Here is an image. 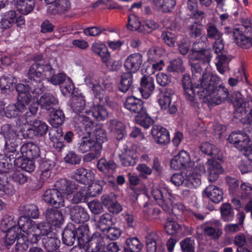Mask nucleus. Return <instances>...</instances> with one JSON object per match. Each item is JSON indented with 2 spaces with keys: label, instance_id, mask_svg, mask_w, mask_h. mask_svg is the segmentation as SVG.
<instances>
[{
  "label": "nucleus",
  "instance_id": "50",
  "mask_svg": "<svg viewBox=\"0 0 252 252\" xmlns=\"http://www.w3.org/2000/svg\"><path fill=\"white\" fill-rule=\"evenodd\" d=\"M199 62L198 63H191V70L192 74V78L193 80L197 79V78L199 77V79L201 78L202 75H201V72L202 70L201 65H207L206 67L209 68V70L211 72H212L210 70V66H209V63H204L203 61L201 60H198ZM207 69L206 68L205 70Z\"/></svg>",
  "mask_w": 252,
  "mask_h": 252
},
{
  "label": "nucleus",
  "instance_id": "28",
  "mask_svg": "<svg viewBox=\"0 0 252 252\" xmlns=\"http://www.w3.org/2000/svg\"><path fill=\"white\" fill-rule=\"evenodd\" d=\"M125 107L130 112L138 114L143 111L142 101L134 96L128 97L124 102Z\"/></svg>",
  "mask_w": 252,
  "mask_h": 252
},
{
  "label": "nucleus",
  "instance_id": "49",
  "mask_svg": "<svg viewBox=\"0 0 252 252\" xmlns=\"http://www.w3.org/2000/svg\"><path fill=\"white\" fill-rule=\"evenodd\" d=\"M98 169L101 172L107 173L113 172L116 168V164L112 160H107L105 158L100 159L97 164Z\"/></svg>",
  "mask_w": 252,
  "mask_h": 252
},
{
  "label": "nucleus",
  "instance_id": "60",
  "mask_svg": "<svg viewBox=\"0 0 252 252\" xmlns=\"http://www.w3.org/2000/svg\"><path fill=\"white\" fill-rule=\"evenodd\" d=\"M228 59L225 55L218 54L216 64L220 73L223 74L228 69Z\"/></svg>",
  "mask_w": 252,
  "mask_h": 252
},
{
  "label": "nucleus",
  "instance_id": "35",
  "mask_svg": "<svg viewBox=\"0 0 252 252\" xmlns=\"http://www.w3.org/2000/svg\"><path fill=\"white\" fill-rule=\"evenodd\" d=\"M26 232L22 231V234L17 239L15 246V252H25L31 244L36 242H32L30 237V232L27 234Z\"/></svg>",
  "mask_w": 252,
  "mask_h": 252
},
{
  "label": "nucleus",
  "instance_id": "59",
  "mask_svg": "<svg viewBox=\"0 0 252 252\" xmlns=\"http://www.w3.org/2000/svg\"><path fill=\"white\" fill-rule=\"evenodd\" d=\"M136 122L146 128H148L152 124V120L150 117L147 116L143 111L140 113H138L135 117Z\"/></svg>",
  "mask_w": 252,
  "mask_h": 252
},
{
  "label": "nucleus",
  "instance_id": "52",
  "mask_svg": "<svg viewBox=\"0 0 252 252\" xmlns=\"http://www.w3.org/2000/svg\"><path fill=\"white\" fill-rule=\"evenodd\" d=\"M64 118V114L62 110H56L51 114L50 124L53 127H57L63 123Z\"/></svg>",
  "mask_w": 252,
  "mask_h": 252
},
{
  "label": "nucleus",
  "instance_id": "53",
  "mask_svg": "<svg viewBox=\"0 0 252 252\" xmlns=\"http://www.w3.org/2000/svg\"><path fill=\"white\" fill-rule=\"evenodd\" d=\"M164 228L167 234L173 235L180 231L181 227L176 221L168 219L164 225Z\"/></svg>",
  "mask_w": 252,
  "mask_h": 252
},
{
  "label": "nucleus",
  "instance_id": "47",
  "mask_svg": "<svg viewBox=\"0 0 252 252\" xmlns=\"http://www.w3.org/2000/svg\"><path fill=\"white\" fill-rule=\"evenodd\" d=\"M21 212L27 217L36 219L39 216V211L36 205L34 204H27L21 207Z\"/></svg>",
  "mask_w": 252,
  "mask_h": 252
},
{
  "label": "nucleus",
  "instance_id": "38",
  "mask_svg": "<svg viewBox=\"0 0 252 252\" xmlns=\"http://www.w3.org/2000/svg\"><path fill=\"white\" fill-rule=\"evenodd\" d=\"M15 159V163L19 164V166L27 172H31L34 170V163L32 158L21 157V156H17L16 155L13 157V159Z\"/></svg>",
  "mask_w": 252,
  "mask_h": 252
},
{
  "label": "nucleus",
  "instance_id": "10",
  "mask_svg": "<svg viewBox=\"0 0 252 252\" xmlns=\"http://www.w3.org/2000/svg\"><path fill=\"white\" fill-rule=\"evenodd\" d=\"M200 166L202 167L204 172L200 173L199 179L201 180V176L202 174H205L209 182H214L219 177V175L222 172V169L220 164L213 159H209L205 165L200 159H198L194 168Z\"/></svg>",
  "mask_w": 252,
  "mask_h": 252
},
{
  "label": "nucleus",
  "instance_id": "39",
  "mask_svg": "<svg viewBox=\"0 0 252 252\" xmlns=\"http://www.w3.org/2000/svg\"><path fill=\"white\" fill-rule=\"evenodd\" d=\"M91 49L94 53L101 57L103 62L106 63L110 58L107 48L105 44L100 42H95L92 44Z\"/></svg>",
  "mask_w": 252,
  "mask_h": 252
},
{
  "label": "nucleus",
  "instance_id": "37",
  "mask_svg": "<svg viewBox=\"0 0 252 252\" xmlns=\"http://www.w3.org/2000/svg\"><path fill=\"white\" fill-rule=\"evenodd\" d=\"M85 113L90 118L92 116L98 121H103L108 117L106 109L101 105H95L93 107L91 111H86Z\"/></svg>",
  "mask_w": 252,
  "mask_h": 252
},
{
  "label": "nucleus",
  "instance_id": "14",
  "mask_svg": "<svg viewBox=\"0 0 252 252\" xmlns=\"http://www.w3.org/2000/svg\"><path fill=\"white\" fill-rule=\"evenodd\" d=\"M26 109V105L18 101L14 104H10L6 106V111H4V102L0 101V116H5L10 118L20 116Z\"/></svg>",
  "mask_w": 252,
  "mask_h": 252
},
{
  "label": "nucleus",
  "instance_id": "44",
  "mask_svg": "<svg viewBox=\"0 0 252 252\" xmlns=\"http://www.w3.org/2000/svg\"><path fill=\"white\" fill-rule=\"evenodd\" d=\"M109 127L111 131L115 132L117 138L120 140H122L125 135V126L121 122L116 120H113L110 121Z\"/></svg>",
  "mask_w": 252,
  "mask_h": 252
},
{
  "label": "nucleus",
  "instance_id": "17",
  "mask_svg": "<svg viewBox=\"0 0 252 252\" xmlns=\"http://www.w3.org/2000/svg\"><path fill=\"white\" fill-rule=\"evenodd\" d=\"M206 43L202 40L195 42L193 45V53L191 58L195 60H201L203 62L209 63L211 60L210 51L205 49Z\"/></svg>",
  "mask_w": 252,
  "mask_h": 252
},
{
  "label": "nucleus",
  "instance_id": "26",
  "mask_svg": "<svg viewBox=\"0 0 252 252\" xmlns=\"http://www.w3.org/2000/svg\"><path fill=\"white\" fill-rule=\"evenodd\" d=\"M20 151L23 158L34 159L39 156V147L32 142L24 144L20 149Z\"/></svg>",
  "mask_w": 252,
  "mask_h": 252
},
{
  "label": "nucleus",
  "instance_id": "29",
  "mask_svg": "<svg viewBox=\"0 0 252 252\" xmlns=\"http://www.w3.org/2000/svg\"><path fill=\"white\" fill-rule=\"evenodd\" d=\"M137 155L133 150L125 149L119 155V158L124 166L134 165L137 162Z\"/></svg>",
  "mask_w": 252,
  "mask_h": 252
},
{
  "label": "nucleus",
  "instance_id": "55",
  "mask_svg": "<svg viewBox=\"0 0 252 252\" xmlns=\"http://www.w3.org/2000/svg\"><path fill=\"white\" fill-rule=\"evenodd\" d=\"M159 236L156 232H152L146 237V245L148 252H156L157 250V241Z\"/></svg>",
  "mask_w": 252,
  "mask_h": 252
},
{
  "label": "nucleus",
  "instance_id": "7",
  "mask_svg": "<svg viewBox=\"0 0 252 252\" xmlns=\"http://www.w3.org/2000/svg\"><path fill=\"white\" fill-rule=\"evenodd\" d=\"M78 150L79 152L85 153L89 152L84 158L86 162H90L98 158L101 154V147L90 136H83L78 143Z\"/></svg>",
  "mask_w": 252,
  "mask_h": 252
},
{
  "label": "nucleus",
  "instance_id": "3",
  "mask_svg": "<svg viewBox=\"0 0 252 252\" xmlns=\"http://www.w3.org/2000/svg\"><path fill=\"white\" fill-rule=\"evenodd\" d=\"M71 107L75 113L78 114L74 120L76 130L81 135H90L94 128V123L85 113L88 110L86 108L84 96L80 95L73 97Z\"/></svg>",
  "mask_w": 252,
  "mask_h": 252
},
{
  "label": "nucleus",
  "instance_id": "58",
  "mask_svg": "<svg viewBox=\"0 0 252 252\" xmlns=\"http://www.w3.org/2000/svg\"><path fill=\"white\" fill-rule=\"evenodd\" d=\"M214 224L217 227L214 228L212 226H206L204 228V231L205 234L214 238L218 239L222 234L221 231L219 228L220 222L219 221H215Z\"/></svg>",
  "mask_w": 252,
  "mask_h": 252
},
{
  "label": "nucleus",
  "instance_id": "62",
  "mask_svg": "<svg viewBox=\"0 0 252 252\" xmlns=\"http://www.w3.org/2000/svg\"><path fill=\"white\" fill-rule=\"evenodd\" d=\"M63 242L67 246H72L75 241L76 235L75 231L70 229H65L63 233Z\"/></svg>",
  "mask_w": 252,
  "mask_h": 252
},
{
  "label": "nucleus",
  "instance_id": "42",
  "mask_svg": "<svg viewBox=\"0 0 252 252\" xmlns=\"http://www.w3.org/2000/svg\"><path fill=\"white\" fill-rule=\"evenodd\" d=\"M133 83V77L131 72L124 73L121 76V79L119 85V90L123 93H126L131 87Z\"/></svg>",
  "mask_w": 252,
  "mask_h": 252
},
{
  "label": "nucleus",
  "instance_id": "45",
  "mask_svg": "<svg viewBox=\"0 0 252 252\" xmlns=\"http://www.w3.org/2000/svg\"><path fill=\"white\" fill-rule=\"evenodd\" d=\"M28 105H29V111L26 112L25 114L24 115L25 120V122L24 123L31 124L32 122H34L33 120L38 108V103L33 100Z\"/></svg>",
  "mask_w": 252,
  "mask_h": 252
},
{
  "label": "nucleus",
  "instance_id": "40",
  "mask_svg": "<svg viewBox=\"0 0 252 252\" xmlns=\"http://www.w3.org/2000/svg\"><path fill=\"white\" fill-rule=\"evenodd\" d=\"M45 248L49 252H53L59 247L60 241L56 237L55 234L52 233L43 239Z\"/></svg>",
  "mask_w": 252,
  "mask_h": 252
},
{
  "label": "nucleus",
  "instance_id": "61",
  "mask_svg": "<svg viewBox=\"0 0 252 252\" xmlns=\"http://www.w3.org/2000/svg\"><path fill=\"white\" fill-rule=\"evenodd\" d=\"M142 25L139 18L134 14H131L128 18V24L127 28L128 30L132 31H138L140 32V30Z\"/></svg>",
  "mask_w": 252,
  "mask_h": 252
},
{
  "label": "nucleus",
  "instance_id": "54",
  "mask_svg": "<svg viewBox=\"0 0 252 252\" xmlns=\"http://www.w3.org/2000/svg\"><path fill=\"white\" fill-rule=\"evenodd\" d=\"M92 138L95 140L96 144L99 145L101 151L102 149V144L107 139L105 130L100 127L95 128L93 132Z\"/></svg>",
  "mask_w": 252,
  "mask_h": 252
},
{
  "label": "nucleus",
  "instance_id": "23",
  "mask_svg": "<svg viewBox=\"0 0 252 252\" xmlns=\"http://www.w3.org/2000/svg\"><path fill=\"white\" fill-rule=\"evenodd\" d=\"M70 218L75 223H84L89 220L90 216L85 209L80 206L75 205L70 210Z\"/></svg>",
  "mask_w": 252,
  "mask_h": 252
},
{
  "label": "nucleus",
  "instance_id": "41",
  "mask_svg": "<svg viewBox=\"0 0 252 252\" xmlns=\"http://www.w3.org/2000/svg\"><path fill=\"white\" fill-rule=\"evenodd\" d=\"M22 230L19 225V226H13L9 228L6 231L5 235L4 241L5 245L9 246L13 244L16 238H18V234L20 233V235H22Z\"/></svg>",
  "mask_w": 252,
  "mask_h": 252
},
{
  "label": "nucleus",
  "instance_id": "16",
  "mask_svg": "<svg viewBox=\"0 0 252 252\" xmlns=\"http://www.w3.org/2000/svg\"><path fill=\"white\" fill-rule=\"evenodd\" d=\"M92 91L96 97L101 100L105 92H110L113 89L112 80L107 77L99 78L97 81L93 83Z\"/></svg>",
  "mask_w": 252,
  "mask_h": 252
},
{
  "label": "nucleus",
  "instance_id": "12",
  "mask_svg": "<svg viewBox=\"0 0 252 252\" xmlns=\"http://www.w3.org/2000/svg\"><path fill=\"white\" fill-rule=\"evenodd\" d=\"M49 189L45 191L42 195V199L47 203L54 206L56 208H59L64 206V199L61 192L63 191L58 189Z\"/></svg>",
  "mask_w": 252,
  "mask_h": 252
},
{
  "label": "nucleus",
  "instance_id": "20",
  "mask_svg": "<svg viewBox=\"0 0 252 252\" xmlns=\"http://www.w3.org/2000/svg\"><path fill=\"white\" fill-rule=\"evenodd\" d=\"M151 134L156 142L160 145H166L170 142L169 133L164 127L155 125L151 129Z\"/></svg>",
  "mask_w": 252,
  "mask_h": 252
},
{
  "label": "nucleus",
  "instance_id": "57",
  "mask_svg": "<svg viewBox=\"0 0 252 252\" xmlns=\"http://www.w3.org/2000/svg\"><path fill=\"white\" fill-rule=\"evenodd\" d=\"M11 155L7 156L3 154H0V174L3 175V173H7L12 166L10 163Z\"/></svg>",
  "mask_w": 252,
  "mask_h": 252
},
{
  "label": "nucleus",
  "instance_id": "6",
  "mask_svg": "<svg viewBox=\"0 0 252 252\" xmlns=\"http://www.w3.org/2000/svg\"><path fill=\"white\" fill-rule=\"evenodd\" d=\"M203 172L202 167L200 166L193 168L192 172L187 175L176 173L171 177V182L176 186H184L188 188L197 187L201 184L199 175Z\"/></svg>",
  "mask_w": 252,
  "mask_h": 252
},
{
  "label": "nucleus",
  "instance_id": "15",
  "mask_svg": "<svg viewBox=\"0 0 252 252\" xmlns=\"http://www.w3.org/2000/svg\"><path fill=\"white\" fill-rule=\"evenodd\" d=\"M84 249L86 252H106L102 236L98 233H94L84 246Z\"/></svg>",
  "mask_w": 252,
  "mask_h": 252
},
{
  "label": "nucleus",
  "instance_id": "51",
  "mask_svg": "<svg viewBox=\"0 0 252 252\" xmlns=\"http://www.w3.org/2000/svg\"><path fill=\"white\" fill-rule=\"evenodd\" d=\"M32 129L37 136H43L48 131V126L43 122L39 120L34 121L32 123Z\"/></svg>",
  "mask_w": 252,
  "mask_h": 252
},
{
  "label": "nucleus",
  "instance_id": "43",
  "mask_svg": "<svg viewBox=\"0 0 252 252\" xmlns=\"http://www.w3.org/2000/svg\"><path fill=\"white\" fill-rule=\"evenodd\" d=\"M0 192L9 196L13 195L15 192L14 186L8 182L5 175L0 174Z\"/></svg>",
  "mask_w": 252,
  "mask_h": 252
},
{
  "label": "nucleus",
  "instance_id": "18",
  "mask_svg": "<svg viewBox=\"0 0 252 252\" xmlns=\"http://www.w3.org/2000/svg\"><path fill=\"white\" fill-rule=\"evenodd\" d=\"M171 167L175 170L180 169L183 167H192L193 163L190 162L189 154L183 150L176 156L171 161Z\"/></svg>",
  "mask_w": 252,
  "mask_h": 252
},
{
  "label": "nucleus",
  "instance_id": "32",
  "mask_svg": "<svg viewBox=\"0 0 252 252\" xmlns=\"http://www.w3.org/2000/svg\"><path fill=\"white\" fill-rule=\"evenodd\" d=\"M32 100L36 101L38 103V105H40L42 108L47 110H50L53 108L58 103L57 98L50 94H44L38 101L34 98H33Z\"/></svg>",
  "mask_w": 252,
  "mask_h": 252
},
{
  "label": "nucleus",
  "instance_id": "36",
  "mask_svg": "<svg viewBox=\"0 0 252 252\" xmlns=\"http://www.w3.org/2000/svg\"><path fill=\"white\" fill-rule=\"evenodd\" d=\"M45 216L49 223L54 225H59L63 221L62 213L56 209H47L46 211Z\"/></svg>",
  "mask_w": 252,
  "mask_h": 252
},
{
  "label": "nucleus",
  "instance_id": "19",
  "mask_svg": "<svg viewBox=\"0 0 252 252\" xmlns=\"http://www.w3.org/2000/svg\"><path fill=\"white\" fill-rule=\"evenodd\" d=\"M235 43L243 49H249L252 46V38L242 29H234L232 31Z\"/></svg>",
  "mask_w": 252,
  "mask_h": 252
},
{
  "label": "nucleus",
  "instance_id": "13",
  "mask_svg": "<svg viewBox=\"0 0 252 252\" xmlns=\"http://www.w3.org/2000/svg\"><path fill=\"white\" fill-rule=\"evenodd\" d=\"M228 141L235 145L240 151H245L249 148L250 138L246 133L242 131H234L229 136Z\"/></svg>",
  "mask_w": 252,
  "mask_h": 252
},
{
  "label": "nucleus",
  "instance_id": "22",
  "mask_svg": "<svg viewBox=\"0 0 252 252\" xmlns=\"http://www.w3.org/2000/svg\"><path fill=\"white\" fill-rule=\"evenodd\" d=\"M143 63L142 56L139 53H134L126 59L124 66L129 72L134 73L140 67Z\"/></svg>",
  "mask_w": 252,
  "mask_h": 252
},
{
  "label": "nucleus",
  "instance_id": "2",
  "mask_svg": "<svg viewBox=\"0 0 252 252\" xmlns=\"http://www.w3.org/2000/svg\"><path fill=\"white\" fill-rule=\"evenodd\" d=\"M53 70L49 64L40 65L37 63L30 67L27 76L29 79L25 85L19 83L15 86L18 93L17 101L28 105L33 100L30 91L36 94H41L45 89L42 82L53 74Z\"/></svg>",
  "mask_w": 252,
  "mask_h": 252
},
{
  "label": "nucleus",
  "instance_id": "24",
  "mask_svg": "<svg viewBox=\"0 0 252 252\" xmlns=\"http://www.w3.org/2000/svg\"><path fill=\"white\" fill-rule=\"evenodd\" d=\"M232 101L235 107L236 115L238 117L245 115L247 112L246 108L249 107V103L245 101L241 94L238 92H234L232 94Z\"/></svg>",
  "mask_w": 252,
  "mask_h": 252
},
{
  "label": "nucleus",
  "instance_id": "31",
  "mask_svg": "<svg viewBox=\"0 0 252 252\" xmlns=\"http://www.w3.org/2000/svg\"><path fill=\"white\" fill-rule=\"evenodd\" d=\"M204 193L212 202L215 203H218L222 200V190L218 187L210 185L206 188Z\"/></svg>",
  "mask_w": 252,
  "mask_h": 252
},
{
  "label": "nucleus",
  "instance_id": "56",
  "mask_svg": "<svg viewBox=\"0 0 252 252\" xmlns=\"http://www.w3.org/2000/svg\"><path fill=\"white\" fill-rule=\"evenodd\" d=\"M159 27L158 24L152 20H146L141 26L140 32L146 34L151 33Z\"/></svg>",
  "mask_w": 252,
  "mask_h": 252
},
{
  "label": "nucleus",
  "instance_id": "4",
  "mask_svg": "<svg viewBox=\"0 0 252 252\" xmlns=\"http://www.w3.org/2000/svg\"><path fill=\"white\" fill-rule=\"evenodd\" d=\"M18 223L21 229L27 234L30 232V238L32 242H37L40 235L50 236L51 228L48 222H42L38 224H35L30 219L27 217H21Z\"/></svg>",
  "mask_w": 252,
  "mask_h": 252
},
{
  "label": "nucleus",
  "instance_id": "64",
  "mask_svg": "<svg viewBox=\"0 0 252 252\" xmlns=\"http://www.w3.org/2000/svg\"><path fill=\"white\" fill-rule=\"evenodd\" d=\"M17 82L16 78L11 75L7 76H2L0 78V87L1 90H6L10 89L14 84Z\"/></svg>",
  "mask_w": 252,
  "mask_h": 252
},
{
  "label": "nucleus",
  "instance_id": "48",
  "mask_svg": "<svg viewBox=\"0 0 252 252\" xmlns=\"http://www.w3.org/2000/svg\"><path fill=\"white\" fill-rule=\"evenodd\" d=\"M155 4L163 12L171 11L176 4V0H154Z\"/></svg>",
  "mask_w": 252,
  "mask_h": 252
},
{
  "label": "nucleus",
  "instance_id": "27",
  "mask_svg": "<svg viewBox=\"0 0 252 252\" xmlns=\"http://www.w3.org/2000/svg\"><path fill=\"white\" fill-rule=\"evenodd\" d=\"M75 178V181H77L79 185H86L94 179V173L92 171L80 168L76 170Z\"/></svg>",
  "mask_w": 252,
  "mask_h": 252
},
{
  "label": "nucleus",
  "instance_id": "25",
  "mask_svg": "<svg viewBox=\"0 0 252 252\" xmlns=\"http://www.w3.org/2000/svg\"><path fill=\"white\" fill-rule=\"evenodd\" d=\"M70 8V4L68 0H58L50 5L47 9L49 14L57 15L64 14Z\"/></svg>",
  "mask_w": 252,
  "mask_h": 252
},
{
  "label": "nucleus",
  "instance_id": "8",
  "mask_svg": "<svg viewBox=\"0 0 252 252\" xmlns=\"http://www.w3.org/2000/svg\"><path fill=\"white\" fill-rule=\"evenodd\" d=\"M151 192L157 203L163 210L168 212L171 209L172 197L166 188L154 185L152 187Z\"/></svg>",
  "mask_w": 252,
  "mask_h": 252
},
{
  "label": "nucleus",
  "instance_id": "46",
  "mask_svg": "<svg viewBox=\"0 0 252 252\" xmlns=\"http://www.w3.org/2000/svg\"><path fill=\"white\" fill-rule=\"evenodd\" d=\"M142 248V246L137 238H129L126 241L124 252H139Z\"/></svg>",
  "mask_w": 252,
  "mask_h": 252
},
{
  "label": "nucleus",
  "instance_id": "30",
  "mask_svg": "<svg viewBox=\"0 0 252 252\" xmlns=\"http://www.w3.org/2000/svg\"><path fill=\"white\" fill-rule=\"evenodd\" d=\"M200 150L201 152L213 158L218 160L222 159V153L218 148L214 145L209 142H205L200 146Z\"/></svg>",
  "mask_w": 252,
  "mask_h": 252
},
{
  "label": "nucleus",
  "instance_id": "33",
  "mask_svg": "<svg viewBox=\"0 0 252 252\" xmlns=\"http://www.w3.org/2000/svg\"><path fill=\"white\" fill-rule=\"evenodd\" d=\"M13 2L18 11L22 14H28L34 7V0H13Z\"/></svg>",
  "mask_w": 252,
  "mask_h": 252
},
{
  "label": "nucleus",
  "instance_id": "11",
  "mask_svg": "<svg viewBox=\"0 0 252 252\" xmlns=\"http://www.w3.org/2000/svg\"><path fill=\"white\" fill-rule=\"evenodd\" d=\"M174 94V91L171 88H166L158 94L157 100L160 108L167 111L170 114H174L177 111L175 105L171 103L172 96Z\"/></svg>",
  "mask_w": 252,
  "mask_h": 252
},
{
  "label": "nucleus",
  "instance_id": "1",
  "mask_svg": "<svg viewBox=\"0 0 252 252\" xmlns=\"http://www.w3.org/2000/svg\"><path fill=\"white\" fill-rule=\"evenodd\" d=\"M201 78L194 82V86L190 76L184 74L182 79V85L186 99L193 102L196 93L199 98L209 104L218 105L225 100L228 96L227 89L222 85L219 84L220 78L211 72L207 67Z\"/></svg>",
  "mask_w": 252,
  "mask_h": 252
},
{
  "label": "nucleus",
  "instance_id": "9",
  "mask_svg": "<svg viewBox=\"0 0 252 252\" xmlns=\"http://www.w3.org/2000/svg\"><path fill=\"white\" fill-rule=\"evenodd\" d=\"M1 134H2L5 138V150L7 153H12L11 157L19 156V154L17 153L16 149L18 147V135L11 126L9 125H4L1 126Z\"/></svg>",
  "mask_w": 252,
  "mask_h": 252
},
{
  "label": "nucleus",
  "instance_id": "63",
  "mask_svg": "<svg viewBox=\"0 0 252 252\" xmlns=\"http://www.w3.org/2000/svg\"><path fill=\"white\" fill-rule=\"evenodd\" d=\"M221 216L225 221H231L234 219V212L229 204H223L221 208Z\"/></svg>",
  "mask_w": 252,
  "mask_h": 252
},
{
  "label": "nucleus",
  "instance_id": "21",
  "mask_svg": "<svg viewBox=\"0 0 252 252\" xmlns=\"http://www.w3.org/2000/svg\"><path fill=\"white\" fill-rule=\"evenodd\" d=\"M150 73L144 75L141 79L140 92L144 98H148L153 93L155 89L154 81L150 76Z\"/></svg>",
  "mask_w": 252,
  "mask_h": 252
},
{
  "label": "nucleus",
  "instance_id": "5",
  "mask_svg": "<svg viewBox=\"0 0 252 252\" xmlns=\"http://www.w3.org/2000/svg\"><path fill=\"white\" fill-rule=\"evenodd\" d=\"M56 187L67 196L77 190L71 199L72 202L74 203L85 202L89 197L86 191V185H79L77 181H70L62 179L56 182Z\"/></svg>",
  "mask_w": 252,
  "mask_h": 252
},
{
  "label": "nucleus",
  "instance_id": "34",
  "mask_svg": "<svg viewBox=\"0 0 252 252\" xmlns=\"http://www.w3.org/2000/svg\"><path fill=\"white\" fill-rule=\"evenodd\" d=\"M75 233L78 244L80 247H84L90 240L89 239V229L88 225L84 224L79 226Z\"/></svg>",
  "mask_w": 252,
  "mask_h": 252
}]
</instances>
